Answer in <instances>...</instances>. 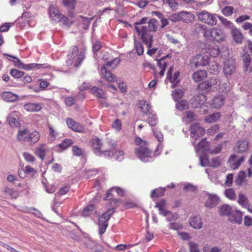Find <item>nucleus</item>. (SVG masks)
<instances>
[{"label": "nucleus", "mask_w": 252, "mask_h": 252, "mask_svg": "<svg viewBox=\"0 0 252 252\" xmlns=\"http://www.w3.org/2000/svg\"><path fill=\"white\" fill-rule=\"evenodd\" d=\"M136 147L135 153L136 156L143 162H151L154 159L153 153L149 149L146 141L140 137H137L135 140Z\"/></svg>", "instance_id": "f257e3e1"}, {"label": "nucleus", "mask_w": 252, "mask_h": 252, "mask_svg": "<svg viewBox=\"0 0 252 252\" xmlns=\"http://www.w3.org/2000/svg\"><path fill=\"white\" fill-rule=\"evenodd\" d=\"M158 21L155 19L150 20L146 25V29L142 31L143 35H140L142 41L148 47H150L153 43V35L150 32H155L158 29Z\"/></svg>", "instance_id": "f03ea898"}, {"label": "nucleus", "mask_w": 252, "mask_h": 252, "mask_svg": "<svg viewBox=\"0 0 252 252\" xmlns=\"http://www.w3.org/2000/svg\"><path fill=\"white\" fill-rule=\"evenodd\" d=\"M72 51L71 54L68 55L66 63L67 65L73 64L74 66L78 67L85 58L86 49L84 47L79 49L77 46H74Z\"/></svg>", "instance_id": "7ed1b4c3"}, {"label": "nucleus", "mask_w": 252, "mask_h": 252, "mask_svg": "<svg viewBox=\"0 0 252 252\" xmlns=\"http://www.w3.org/2000/svg\"><path fill=\"white\" fill-rule=\"evenodd\" d=\"M203 34L206 38L215 40L217 42L224 41L226 37L223 32L221 30L217 28L208 29L204 28Z\"/></svg>", "instance_id": "20e7f679"}, {"label": "nucleus", "mask_w": 252, "mask_h": 252, "mask_svg": "<svg viewBox=\"0 0 252 252\" xmlns=\"http://www.w3.org/2000/svg\"><path fill=\"white\" fill-rule=\"evenodd\" d=\"M114 212V209H110L104 213L98 219V232L100 235L104 234L108 227V220Z\"/></svg>", "instance_id": "39448f33"}, {"label": "nucleus", "mask_w": 252, "mask_h": 252, "mask_svg": "<svg viewBox=\"0 0 252 252\" xmlns=\"http://www.w3.org/2000/svg\"><path fill=\"white\" fill-rule=\"evenodd\" d=\"M195 148L197 153H202L203 154H218L220 152L221 147L219 145L215 149H212L209 148L208 143L205 139H204L197 144Z\"/></svg>", "instance_id": "423d86ee"}, {"label": "nucleus", "mask_w": 252, "mask_h": 252, "mask_svg": "<svg viewBox=\"0 0 252 252\" xmlns=\"http://www.w3.org/2000/svg\"><path fill=\"white\" fill-rule=\"evenodd\" d=\"M90 145H91L93 150L96 156L104 155L106 158H109L111 152L104 151L102 152L101 150L102 143L101 140L98 138L95 137L90 141Z\"/></svg>", "instance_id": "0eeeda50"}, {"label": "nucleus", "mask_w": 252, "mask_h": 252, "mask_svg": "<svg viewBox=\"0 0 252 252\" xmlns=\"http://www.w3.org/2000/svg\"><path fill=\"white\" fill-rule=\"evenodd\" d=\"M209 58L207 55L197 54L190 59V64L191 66L198 67L207 65L209 63Z\"/></svg>", "instance_id": "6e6552de"}, {"label": "nucleus", "mask_w": 252, "mask_h": 252, "mask_svg": "<svg viewBox=\"0 0 252 252\" xmlns=\"http://www.w3.org/2000/svg\"><path fill=\"white\" fill-rule=\"evenodd\" d=\"M190 137L192 143L195 142V140L201 137L205 133L204 128L198 123L191 124L190 128Z\"/></svg>", "instance_id": "1a4fd4ad"}, {"label": "nucleus", "mask_w": 252, "mask_h": 252, "mask_svg": "<svg viewBox=\"0 0 252 252\" xmlns=\"http://www.w3.org/2000/svg\"><path fill=\"white\" fill-rule=\"evenodd\" d=\"M220 81V80L215 78H211L209 80H207L199 85V88L203 90L205 92H209L213 88H217L218 86L220 89L222 88L221 87Z\"/></svg>", "instance_id": "9d476101"}, {"label": "nucleus", "mask_w": 252, "mask_h": 252, "mask_svg": "<svg viewBox=\"0 0 252 252\" xmlns=\"http://www.w3.org/2000/svg\"><path fill=\"white\" fill-rule=\"evenodd\" d=\"M198 19L203 23L213 26L217 24V20L212 14L206 11H202L197 14Z\"/></svg>", "instance_id": "9b49d317"}, {"label": "nucleus", "mask_w": 252, "mask_h": 252, "mask_svg": "<svg viewBox=\"0 0 252 252\" xmlns=\"http://www.w3.org/2000/svg\"><path fill=\"white\" fill-rule=\"evenodd\" d=\"M9 56L14 59V60H12V61L14 62L15 65L19 68H21L29 70L36 67L38 68H40L41 67H46V66H44V64L30 63L28 64H24L21 63L18 58L12 56Z\"/></svg>", "instance_id": "f8f14e48"}, {"label": "nucleus", "mask_w": 252, "mask_h": 252, "mask_svg": "<svg viewBox=\"0 0 252 252\" xmlns=\"http://www.w3.org/2000/svg\"><path fill=\"white\" fill-rule=\"evenodd\" d=\"M223 71L226 77L230 76L236 71V65L235 61L232 59H228L224 62Z\"/></svg>", "instance_id": "ddd939ff"}, {"label": "nucleus", "mask_w": 252, "mask_h": 252, "mask_svg": "<svg viewBox=\"0 0 252 252\" xmlns=\"http://www.w3.org/2000/svg\"><path fill=\"white\" fill-rule=\"evenodd\" d=\"M157 60V66L160 70L159 72V74L161 77H163L164 75V72L166 68L169 66L171 62V59L169 56L167 55L159 60Z\"/></svg>", "instance_id": "4468645a"}, {"label": "nucleus", "mask_w": 252, "mask_h": 252, "mask_svg": "<svg viewBox=\"0 0 252 252\" xmlns=\"http://www.w3.org/2000/svg\"><path fill=\"white\" fill-rule=\"evenodd\" d=\"M245 159V156L238 157L236 155H232L228 160L229 166L233 169H237Z\"/></svg>", "instance_id": "2eb2a0df"}, {"label": "nucleus", "mask_w": 252, "mask_h": 252, "mask_svg": "<svg viewBox=\"0 0 252 252\" xmlns=\"http://www.w3.org/2000/svg\"><path fill=\"white\" fill-rule=\"evenodd\" d=\"M173 69V66L170 65L169 69L167 73V78L169 79L170 83L172 84L171 87L172 88H175L177 84L180 82V79L179 78L180 72L177 71L172 74V71Z\"/></svg>", "instance_id": "dca6fc26"}, {"label": "nucleus", "mask_w": 252, "mask_h": 252, "mask_svg": "<svg viewBox=\"0 0 252 252\" xmlns=\"http://www.w3.org/2000/svg\"><path fill=\"white\" fill-rule=\"evenodd\" d=\"M100 75L109 82H114L117 81L116 76L108 70L106 66H103L101 68Z\"/></svg>", "instance_id": "f3484780"}, {"label": "nucleus", "mask_w": 252, "mask_h": 252, "mask_svg": "<svg viewBox=\"0 0 252 252\" xmlns=\"http://www.w3.org/2000/svg\"><path fill=\"white\" fill-rule=\"evenodd\" d=\"M49 151V149L46 144H42L37 146L34 150L35 155L43 161L46 156V153Z\"/></svg>", "instance_id": "a211bd4d"}, {"label": "nucleus", "mask_w": 252, "mask_h": 252, "mask_svg": "<svg viewBox=\"0 0 252 252\" xmlns=\"http://www.w3.org/2000/svg\"><path fill=\"white\" fill-rule=\"evenodd\" d=\"M228 219L232 223L240 224L242 222V212L239 210H233Z\"/></svg>", "instance_id": "6ab92c4d"}, {"label": "nucleus", "mask_w": 252, "mask_h": 252, "mask_svg": "<svg viewBox=\"0 0 252 252\" xmlns=\"http://www.w3.org/2000/svg\"><path fill=\"white\" fill-rule=\"evenodd\" d=\"M219 201V198L218 196L213 194H208V197L205 202V206L212 208L218 205Z\"/></svg>", "instance_id": "aec40b11"}, {"label": "nucleus", "mask_w": 252, "mask_h": 252, "mask_svg": "<svg viewBox=\"0 0 252 252\" xmlns=\"http://www.w3.org/2000/svg\"><path fill=\"white\" fill-rule=\"evenodd\" d=\"M148 18H143L141 19L139 22L135 23V29L137 32L138 35H143L144 33L142 31L146 29V25L148 23Z\"/></svg>", "instance_id": "412c9836"}, {"label": "nucleus", "mask_w": 252, "mask_h": 252, "mask_svg": "<svg viewBox=\"0 0 252 252\" xmlns=\"http://www.w3.org/2000/svg\"><path fill=\"white\" fill-rule=\"evenodd\" d=\"M49 13L50 18L55 21L60 20V17L62 16V14L60 13L57 6L53 5L50 6Z\"/></svg>", "instance_id": "4be33fe9"}, {"label": "nucleus", "mask_w": 252, "mask_h": 252, "mask_svg": "<svg viewBox=\"0 0 252 252\" xmlns=\"http://www.w3.org/2000/svg\"><path fill=\"white\" fill-rule=\"evenodd\" d=\"M40 134L36 130L29 133L27 143L30 146H33L40 139Z\"/></svg>", "instance_id": "5701e85b"}, {"label": "nucleus", "mask_w": 252, "mask_h": 252, "mask_svg": "<svg viewBox=\"0 0 252 252\" xmlns=\"http://www.w3.org/2000/svg\"><path fill=\"white\" fill-rule=\"evenodd\" d=\"M66 122L68 126L73 130L79 132L83 130V126L71 118H67Z\"/></svg>", "instance_id": "b1692460"}, {"label": "nucleus", "mask_w": 252, "mask_h": 252, "mask_svg": "<svg viewBox=\"0 0 252 252\" xmlns=\"http://www.w3.org/2000/svg\"><path fill=\"white\" fill-rule=\"evenodd\" d=\"M237 202L241 206L247 210L251 205L247 196L242 192H240L238 194Z\"/></svg>", "instance_id": "393cba45"}, {"label": "nucleus", "mask_w": 252, "mask_h": 252, "mask_svg": "<svg viewBox=\"0 0 252 252\" xmlns=\"http://www.w3.org/2000/svg\"><path fill=\"white\" fill-rule=\"evenodd\" d=\"M248 148V142L247 140L239 141L234 148L235 153L241 154L246 152Z\"/></svg>", "instance_id": "a878e982"}, {"label": "nucleus", "mask_w": 252, "mask_h": 252, "mask_svg": "<svg viewBox=\"0 0 252 252\" xmlns=\"http://www.w3.org/2000/svg\"><path fill=\"white\" fill-rule=\"evenodd\" d=\"M24 108L25 110L29 112H34L39 111L42 107L39 103H29L24 105Z\"/></svg>", "instance_id": "bb28decb"}, {"label": "nucleus", "mask_w": 252, "mask_h": 252, "mask_svg": "<svg viewBox=\"0 0 252 252\" xmlns=\"http://www.w3.org/2000/svg\"><path fill=\"white\" fill-rule=\"evenodd\" d=\"M189 224L195 229H199L202 227V221L199 216H194L190 219Z\"/></svg>", "instance_id": "cd10ccee"}, {"label": "nucleus", "mask_w": 252, "mask_h": 252, "mask_svg": "<svg viewBox=\"0 0 252 252\" xmlns=\"http://www.w3.org/2000/svg\"><path fill=\"white\" fill-rule=\"evenodd\" d=\"M224 97L222 95L215 97L212 100L211 106L215 108H220L224 104Z\"/></svg>", "instance_id": "c85d7f7f"}, {"label": "nucleus", "mask_w": 252, "mask_h": 252, "mask_svg": "<svg viewBox=\"0 0 252 252\" xmlns=\"http://www.w3.org/2000/svg\"><path fill=\"white\" fill-rule=\"evenodd\" d=\"M2 99L7 102H14L18 98V96L9 92H3L1 94Z\"/></svg>", "instance_id": "c756f323"}, {"label": "nucleus", "mask_w": 252, "mask_h": 252, "mask_svg": "<svg viewBox=\"0 0 252 252\" xmlns=\"http://www.w3.org/2000/svg\"><path fill=\"white\" fill-rule=\"evenodd\" d=\"M231 34L234 40L236 42L238 43H241L242 42L244 39V36L239 30L236 28L232 29Z\"/></svg>", "instance_id": "7c9ffc66"}, {"label": "nucleus", "mask_w": 252, "mask_h": 252, "mask_svg": "<svg viewBox=\"0 0 252 252\" xmlns=\"http://www.w3.org/2000/svg\"><path fill=\"white\" fill-rule=\"evenodd\" d=\"M29 133L30 132L26 128L19 130L17 135V138L20 142H27Z\"/></svg>", "instance_id": "2f4dec72"}, {"label": "nucleus", "mask_w": 252, "mask_h": 252, "mask_svg": "<svg viewBox=\"0 0 252 252\" xmlns=\"http://www.w3.org/2000/svg\"><path fill=\"white\" fill-rule=\"evenodd\" d=\"M17 112H13L9 115L7 118L8 123L11 127H19L20 126V124L15 117V116H17Z\"/></svg>", "instance_id": "473e14b6"}, {"label": "nucleus", "mask_w": 252, "mask_h": 252, "mask_svg": "<svg viewBox=\"0 0 252 252\" xmlns=\"http://www.w3.org/2000/svg\"><path fill=\"white\" fill-rule=\"evenodd\" d=\"M182 21L186 23H190L193 22L194 19V15L187 11H182Z\"/></svg>", "instance_id": "72a5a7b5"}, {"label": "nucleus", "mask_w": 252, "mask_h": 252, "mask_svg": "<svg viewBox=\"0 0 252 252\" xmlns=\"http://www.w3.org/2000/svg\"><path fill=\"white\" fill-rule=\"evenodd\" d=\"M232 211L233 210L230 206L224 204L220 208L219 213L221 216H226L229 217Z\"/></svg>", "instance_id": "f704fd0d"}, {"label": "nucleus", "mask_w": 252, "mask_h": 252, "mask_svg": "<svg viewBox=\"0 0 252 252\" xmlns=\"http://www.w3.org/2000/svg\"><path fill=\"white\" fill-rule=\"evenodd\" d=\"M165 204V201L164 200H162L159 203H156L155 205V207L158 209L159 211V214L163 216L166 217L171 214V212L165 210L164 208V206Z\"/></svg>", "instance_id": "c9c22d12"}, {"label": "nucleus", "mask_w": 252, "mask_h": 252, "mask_svg": "<svg viewBox=\"0 0 252 252\" xmlns=\"http://www.w3.org/2000/svg\"><path fill=\"white\" fill-rule=\"evenodd\" d=\"M207 73L204 70H199L193 74L192 78L196 82H198L206 77Z\"/></svg>", "instance_id": "e433bc0d"}, {"label": "nucleus", "mask_w": 252, "mask_h": 252, "mask_svg": "<svg viewBox=\"0 0 252 252\" xmlns=\"http://www.w3.org/2000/svg\"><path fill=\"white\" fill-rule=\"evenodd\" d=\"M139 105L141 108V111L147 115L152 112L150 110L149 104L145 100H141L139 101Z\"/></svg>", "instance_id": "4c0bfd02"}, {"label": "nucleus", "mask_w": 252, "mask_h": 252, "mask_svg": "<svg viewBox=\"0 0 252 252\" xmlns=\"http://www.w3.org/2000/svg\"><path fill=\"white\" fill-rule=\"evenodd\" d=\"M91 93L98 98H105L106 97V94L102 90L98 89L96 87H93L91 90Z\"/></svg>", "instance_id": "58836bf2"}, {"label": "nucleus", "mask_w": 252, "mask_h": 252, "mask_svg": "<svg viewBox=\"0 0 252 252\" xmlns=\"http://www.w3.org/2000/svg\"><path fill=\"white\" fill-rule=\"evenodd\" d=\"M4 194L12 198H16L18 196V192L12 189L5 187L3 190Z\"/></svg>", "instance_id": "ea45409f"}, {"label": "nucleus", "mask_w": 252, "mask_h": 252, "mask_svg": "<svg viewBox=\"0 0 252 252\" xmlns=\"http://www.w3.org/2000/svg\"><path fill=\"white\" fill-rule=\"evenodd\" d=\"M220 118V113H215L212 115L207 116L205 118V121L208 123H214Z\"/></svg>", "instance_id": "a19ab883"}, {"label": "nucleus", "mask_w": 252, "mask_h": 252, "mask_svg": "<svg viewBox=\"0 0 252 252\" xmlns=\"http://www.w3.org/2000/svg\"><path fill=\"white\" fill-rule=\"evenodd\" d=\"M148 119L147 122L148 124L152 126H155L157 125L158 123V118L156 117V115L154 114L153 112L150 113L148 115Z\"/></svg>", "instance_id": "79ce46f5"}, {"label": "nucleus", "mask_w": 252, "mask_h": 252, "mask_svg": "<svg viewBox=\"0 0 252 252\" xmlns=\"http://www.w3.org/2000/svg\"><path fill=\"white\" fill-rule=\"evenodd\" d=\"M207 52L213 57H216L220 52L217 46H211L207 49Z\"/></svg>", "instance_id": "37998d69"}, {"label": "nucleus", "mask_w": 252, "mask_h": 252, "mask_svg": "<svg viewBox=\"0 0 252 252\" xmlns=\"http://www.w3.org/2000/svg\"><path fill=\"white\" fill-rule=\"evenodd\" d=\"M109 151L110 152V151ZM111 155L115 159L121 161L124 158V152L122 150L117 151L115 153H113V152L111 151L109 157H110Z\"/></svg>", "instance_id": "c03bdc74"}, {"label": "nucleus", "mask_w": 252, "mask_h": 252, "mask_svg": "<svg viewBox=\"0 0 252 252\" xmlns=\"http://www.w3.org/2000/svg\"><path fill=\"white\" fill-rule=\"evenodd\" d=\"M176 107L180 111H183L189 108V104L187 101L184 100L178 102L176 105Z\"/></svg>", "instance_id": "a18cd8bd"}, {"label": "nucleus", "mask_w": 252, "mask_h": 252, "mask_svg": "<svg viewBox=\"0 0 252 252\" xmlns=\"http://www.w3.org/2000/svg\"><path fill=\"white\" fill-rule=\"evenodd\" d=\"M134 49L138 56H141L144 52V48L139 41L134 40Z\"/></svg>", "instance_id": "49530a36"}, {"label": "nucleus", "mask_w": 252, "mask_h": 252, "mask_svg": "<svg viewBox=\"0 0 252 252\" xmlns=\"http://www.w3.org/2000/svg\"><path fill=\"white\" fill-rule=\"evenodd\" d=\"M224 194L228 199L234 200L236 198V195L233 189H228L225 190Z\"/></svg>", "instance_id": "de8ad7c7"}, {"label": "nucleus", "mask_w": 252, "mask_h": 252, "mask_svg": "<svg viewBox=\"0 0 252 252\" xmlns=\"http://www.w3.org/2000/svg\"><path fill=\"white\" fill-rule=\"evenodd\" d=\"M164 189L162 188H158L154 189L151 192V197L153 198L154 197H158L162 196L164 195Z\"/></svg>", "instance_id": "09e8293b"}, {"label": "nucleus", "mask_w": 252, "mask_h": 252, "mask_svg": "<svg viewBox=\"0 0 252 252\" xmlns=\"http://www.w3.org/2000/svg\"><path fill=\"white\" fill-rule=\"evenodd\" d=\"M246 177V173L244 171H240L235 180V184L238 186H241L244 183V179Z\"/></svg>", "instance_id": "8fccbe9b"}, {"label": "nucleus", "mask_w": 252, "mask_h": 252, "mask_svg": "<svg viewBox=\"0 0 252 252\" xmlns=\"http://www.w3.org/2000/svg\"><path fill=\"white\" fill-rule=\"evenodd\" d=\"M94 209V206L93 204L89 205L83 210L82 215L84 217H88L93 213Z\"/></svg>", "instance_id": "3c124183"}, {"label": "nucleus", "mask_w": 252, "mask_h": 252, "mask_svg": "<svg viewBox=\"0 0 252 252\" xmlns=\"http://www.w3.org/2000/svg\"><path fill=\"white\" fill-rule=\"evenodd\" d=\"M49 133L52 141L55 140L58 136V132L51 125L48 126Z\"/></svg>", "instance_id": "603ef678"}, {"label": "nucleus", "mask_w": 252, "mask_h": 252, "mask_svg": "<svg viewBox=\"0 0 252 252\" xmlns=\"http://www.w3.org/2000/svg\"><path fill=\"white\" fill-rule=\"evenodd\" d=\"M73 144V140L70 139H64L62 143L59 144V147L63 150H65Z\"/></svg>", "instance_id": "864d4df0"}, {"label": "nucleus", "mask_w": 252, "mask_h": 252, "mask_svg": "<svg viewBox=\"0 0 252 252\" xmlns=\"http://www.w3.org/2000/svg\"><path fill=\"white\" fill-rule=\"evenodd\" d=\"M120 60L118 58H115L109 62H108L106 65L107 67H111L113 69H115L120 63Z\"/></svg>", "instance_id": "5fc2aeb1"}, {"label": "nucleus", "mask_w": 252, "mask_h": 252, "mask_svg": "<svg viewBox=\"0 0 252 252\" xmlns=\"http://www.w3.org/2000/svg\"><path fill=\"white\" fill-rule=\"evenodd\" d=\"M221 162V159L220 157H215L211 159V162L209 163V166L214 168H217L220 166Z\"/></svg>", "instance_id": "6e6d98bb"}, {"label": "nucleus", "mask_w": 252, "mask_h": 252, "mask_svg": "<svg viewBox=\"0 0 252 252\" xmlns=\"http://www.w3.org/2000/svg\"><path fill=\"white\" fill-rule=\"evenodd\" d=\"M172 94L174 99L177 101L182 97L183 93L181 90L177 89L173 91Z\"/></svg>", "instance_id": "4d7b16f0"}, {"label": "nucleus", "mask_w": 252, "mask_h": 252, "mask_svg": "<svg viewBox=\"0 0 252 252\" xmlns=\"http://www.w3.org/2000/svg\"><path fill=\"white\" fill-rule=\"evenodd\" d=\"M199 155V158L200 160V164L202 166H206L209 165L210 162L209 161V158L206 156Z\"/></svg>", "instance_id": "13d9d810"}, {"label": "nucleus", "mask_w": 252, "mask_h": 252, "mask_svg": "<svg viewBox=\"0 0 252 252\" xmlns=\"http://www.w3.org/2000/svg\"><path fill=\"white\" fill-rule=\"evenodd\" d=\"M23 157L26 161L28 162L33 163L36 160L35 158L28 152H24L23 154Z\"/></svg>", "instance_id": "bf43d9fd"}, {"label": "nucleus", "mask_w": 252, "mask_h": 252, "mask_svg": "<svg viewBox=\"0 0 252 252\" xmlns=\"http://www.w3.org/2000/svg\"><path fill=\"white\" fill-rule=\"evenodd\" d=\"M163 2L165 4H168L173 9H177L178 6L175 0H163Z\"/></svg>", "instance_id": "052dcab7"}, {"label": "nucleus", "mask_w": 252, "mask_h": 252, "mask_svg": "<svg viewBox=\"0 0 252 252\" xmlns=\"http://www.w3.org/2000/svg\"><path fill=\"white\" fill-rule=\"evenodd\" d=\"M76 0H63L64 6L70 9H73L75 7Z\"/></svg>", "instance_id": "680f3d73"}, {"label": "nucleus", "mask_w": 252, "mask_h": 252, "mask_svg": "<svg viewBox=\"0 0 252 252\" xmlns=\"http://www.w3.org/2000/svg\"><path fill=\"white\" fill-rule=\"evenodd\" d=\"M10 74L16 78H19L24 75V73L23 71H19L15 69H13L10 71Z\"/></svg>", "instance_id": "e2e57ef3"}, {"label": "nucleus", "mask_w": 252, "mask_h": 252, "mask_svg": "<svg viewBox=\"0 0 252 252\" xmlns=\"http://www.w3.org/2000/svg\"><path fill=\"white\" fill-rule=\"evenodd\" d=\"M75 97L73 96L66 97L64 99V102L66 106L70 107L75 104Z\"/></svg>", "instance_id": "0e129e2a"}, {"label": "nucleus", "mask_w": 252, "mask_h": 252, "mask_svg": "<svg viewBox=\"0 0 252 252\" xmlns=\"http://www.w3.org/2000/svg\"><path fill=\"white\" fill-rule=\"evenodd\" d=\"M251 62V57L249 55L245 54L243 57V62L245 71L248 69Z\"/></svg>", "instance_id": "69168bd1"}, {"label": "nucleus", "mask_w": 252, "mask_h": 252, "mask_svg": "<svg viewBox=\"0 0 252 252\" xmlns=\"http://www.w3.org/2000/svg\"><path fill=\"white\" fill-rule=\"evenodd\" d=\"M233 8L231 6H225L222 9V13L225 16H230L233 13Z\"/></svg>", "instance_id": "338daca9"}, {"label": "nucleus", "mask_w": 252, "mask_h": 252, "mask_svg": "<svg viewBox=\"0 0 252 252\" xmlns=\"http://www.w3.org/2000/svg\"><path fill=\"white\" fill-rule=\"evenodd\" d=\"M189 245L190 252H199L198 245L197 244L193 242H189Z\"/></svg>", "instance_id": "774afa93"}]
</instances>
